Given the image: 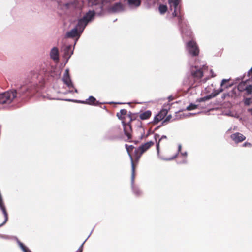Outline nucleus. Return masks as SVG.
Returning <instances> with one entry per match:
<instances>
[{
    "instance_id": "obj_4",
    "label": "nucleus",
    "mask_w": 252,
    "mask_h": 252,
    "mask_svg": "<svg viewBox=\"0 0 252 252\" xmlns=\"http://www.w3.org/2000/svg\"><path fill=\"white\" fill-rule=\"evenodd\" d=\"M84 29V25H83V22L82 21H79L77 25L70 32L66 33V37H77V39L79 37L81 33L83 32Z\"/></svg>"
},
{
    "instance_id": "obj_15",
    "label": "nucleus",
    "mask_w": 252,
    "mask_h": 252,
    "mask_svg": "<svg viewBox=\"0 0 252 252\" xmlns=\"http://www.w3.org/2000/svg\"><path fill=\"white\" fill-rule=\"evenodd\" d=\"M124 129L126 135L127 137V139H130L131 138V126L129 124L124 125Z\"/></svg>"
},
{
    "instance_id": "obj_23",
    "label": "nucleus",
    "mask_w": 252,
    "mask_h": 252,
    "mask_svg": "<svg viewBox=\"0 0 252 252\" xmlns=\"http://www.w3.org/2000/svg\"><path fill=\"white\" fill-rule=\"evenodd\" d=\"M167 10V7L165 5H160L159 6V11L160 14H164Z\"/></svg>"
},
{
    "instance_id": "obj_30",
    "label": "nucleus",
    "mask_w": 252,
    "mask_h": 252,
    "mask_svg": "<svg viewBox=\"0 0 252 252\" xmlns=\"http://www.w3.org/2000/svg\"><path fill=\"white\" fill-rule=\"evenodd\" d=\"M126 112H127V111L125 109H122L120 111V113H121V115H126Z\"/></svg>"
},
{
    "instance_id": "obj_24",
    "label": "nucleus",
    "mask_w": 252,
    "mask_h": 252,
    "mask_svg": "<svg viewBox=\"0 0 252 252\" xmlns=\"http://www.w3.org/2000/svg\"><path fill=\"white\" fill-rule=\"evenodd\" d=\"M95 98L93 96H90L88 99V103L89 104H94Z\"/></svg>"
},
{
    "instance_id": "obj_16",
    "label": "nucleus",
    "mask_w": 252,
    "mask_h": 252,
    "mask_svg": "<svg viewBox=\"0 0 252 252\" xmlns=\"http://www.w3.org/2000/svg\"><path fill=\"white\" fill-rule=\"evenodd\" d=\"M124 10V6L120 3H117L113 5L111 8L110 11L113 12H119Z\"/></svg>"
},
{
    "instance_id": "obj_28",
    "label": "nucleus",
    "mask_w": 252,
    "mask_h": 252,
    "mask_svg": "<svg viewBox=\"0 0 252 252\" xmlns=\"http://www.w3.org/2000/svg\"><path fill=\"white\" fill-rule=\"evenodd\" d=\"M252 102L251 98H245L244 99V103L246 105H249Z\"/></svg>"
},
{
    "instance_id": "obj_8",
    "label": "nucleus",
    "mask_w": 252,
    "mask_h": 252,
    "mask_svg": "<svg viewBox=\"0 0 252 252\" xmlns=\"http://www.w3.org/2000/svg\"><path fill=\"white\" fill-rule=\"evenodd\" d=\"M68 69L65 70V74L64 75V84L68 88V92H73L74 90L77 92V90L74 89L73 84L68 75Z\"/></svg>"
},
{
    "instance_id": "obj_42",
    "label": "nucleus",
    "mask_w": 252,
    "mask_h": 252,
    "mask_svg": "<svg viewBox=\"0 0 252 252\" xmlns=\"http://www.w3.org/2000/svg\"><path fill=\"white\" fill-rule=\"evenodd\" d=\"M203 67H204V66H203V67H202L201 69H203Z\"/></svg>"
},
{
    "instance_id": "obj_39",
    "label": "nucleus",
    "mask_w": 252,
    "mask_h": 252,
    "mask_svg": "<svg viewBox=\"0 0 252 252\" xmlns=\"http://www.w3.org/2000/svg\"><path fill=\"white\" fill-rule=\"evenodd\" d=\"M77 40V39L74 41V44H75V43H76V42Z\"/></svg>"
},
{
    "instance_id": "obj_12",
    "label": "nucleus",
    "mask_w": 252,
    "mask_h": 252,
    "mask_svg": "<svg viewBox=\"0 0 252 252\" xmlns=\"http://www.w3.org/2000/svg\"><path fill=\"white\" fill-rule=\"evenodd\" d=\"M50 56L55 63H57L59 61V51L57 48L53 47L50 53Z\"/></svg>"
},
{
    "instance_id": "obj_18",
    "label": "nucleus",
    "mask_w": 252,
    "mask_h": 252,
    "mask_svg": "<svg viewBox=\"0 0 252 252\" xmlns=\"http://www.w3.org/2000/svg\"><path fill=\"white\" fill-rule=\"evenodd\" d=\"M53 93H56L57 95L54 94L52 96L50 97L49 98L50 99L56 100H62V93L57 91V90L54 89Z\"/></svg>"
},
{
    "instance_id": "obj_27",
    "label": "nucleus",
    "mask_w": 252,
    "mask_h": 252,
    "mask_svg": "<svg viewBox=\"0 0 252 252\" xmlns=\"http://www.w3.org/2000/svg\"><path fill=\"white\" fill-rule=\"evenodd\" d=\"M196 107H197L196 105L193 104H191L188 107H187V109L188 110H191L195 109V108H196Z\"/></svg>"
},
{
    "instance_id": "obj_17",
    "label": "nucleus",
    "mask_w": 252,
    "mask_h": 252,
    "mask_svg": "<svg viewBox=\"0 0 252 252\" xmlns=\"http://www.w3.org/2000/svg\"><path fill=\"white\" fill-rule=\"evenodd\" d=\"M126 149L128 154H130V150H131L133 149V147L132 146H128L127 144H126ZM130 157L131 162H132V182H133V180H134V165H133V160H132V157L131 156H130Z\"/></svg>"
},
{
    "instance_id": "obj_20",
    "label": "nucleus",
    "mask_w": 252,
    "mask_h": 252,
    "mask_svg": "<svg viewBox=\"0 0 252 252\" xmlns=\"http://www.w3.org/2000/svg\"><path fill=\"white\" fill-rule=\"evenodd\" d=\"M151 115V112L150 111H146L140 114V118L142 120L148 119Z\"/></svg>"
},
{
    "instance_id": "obj_31",
    "label": "nucleus",
    "mask_w": 252,
    "mask_h": 252,
    "mask_svg": "<svg viewBox=\"0 0 252 252\" xmlns=\"http://www.w3.org/2000/svg\"><path fill=\"white\" fill-rule=\"evenodd\" d=\"M248 74L250 76V77H251V79L252 80V68H251V69L248 72Z\"/></svg>"
},
{
    "instance_id": "obj_9",
    "label": "nucleus",
    "mask_w": 252,
    "mask_h": 252,
    "mask_svg": "<svg viewBox=\"0 0 252 252\" xmlns=\"http://www.w3.org/2000/svg\"><path fill=\"white\" fill-rule=\"evenodd\" d=\"M153 144L154 143L152 141L147 142L136 149L135 153L137 155L139 154L138 158Z\"/></svg>"
},
{
    "instance_id": "obj_38",
    "label": "nucleus",
    "mask_w": 252,
    "mask_h": 252,
    "mask_svg": "<svg viewBox=\"0 0 252 252\" xmlns=\"http://www.w3.org/2000/svg\"><path fill=\"white\" fill-rule=\"evenodd\" d=\"M183 155H185V156H187V153H185L184 154H183Z\"/></svg>"
},
{
    "instance_id": "obj_29",
    "label": "nucleus",
    "mask_w": 252,
    "mask_h": 252,
    "mask_svg": "<svg viewBox=\"0 0 252 252\" xmlns=\"http://www.w3.org/2000/svg\"><path fill=\"white\" fill-rule=\"evenodd\" d=\"M162 119V116H161V115H160V114H159V115H157V116L155 117V121H160V120H161Z\"/></svg>"
},
{
    "instance_id": "obj_34",
    "label": "nucleus",
    "mask_w": 252,
    "mask_h": 252,
    "mask_svg": "<svg viewBox=\"0 0 252 252\" xmlns=\"http://www.w3.org/2000/svg\"><path fill=\"white\" fill-rule=\"evenodd\" d=\"M176 155H175L174 157L171 158H168V159H164V160H171V159H173V158H174L175 157H176Z\"/></svg>"
},
{
    "instance_id": "obj_13",
    "label": "nucleus",
    "mask_w": 252,
    "mask_h": 252,
    "mask_svg": "<svg viewBox=\"0 0 252 252\" xmlns=\"http://www.w3.org/2000/svg\"><path fill=\"white\" fill-rule=\"evenodd\" d=\"M231 137L236 143L242 142L245 139V137L240 133H234L231 135Z\"/></svg>"
},
{
    "instance_id": "obj_21",
    "label": "nucleus",
    "mask_w": 252,
    "mask_h": 252,
    "mask_svg": "<svg viewBox=\"0 0 252 252\" xmlns=\"http://www.w3.org/2000/svg\"><path fill=\"white\" fill-rule=\"evenodd\" d=\"M222 91H223L222 89H218L217 90L214 91L210 95H209V96L207 97L206 99H210V98H211L212 97H215L219 93H220L221 92H222Z\"/></svg>"
},
{
    "instance_id": "obj_40",
    "label": "nucleus",
    "mask_w": 252,
    "mask_h": 252,
    "mask_svg": "<svg viewBox=\"0 0 252 252\" xmlns=\"http://www.w3.org/2000/svg\"><path fill=\"white\" fill-rule=\"evenodd\" d=\"M189 115H191V113H189ZM189 115H187V116H189Z\"/></svg>"
},
{
    "instance_id": "obj_26",
    "label": "nucleus",
    "mask_w": 252,
    "mask_h": 252,
    "mask_svg": "<svg viewBox=\"0 0 252 252\" xmlns=\"http://www.w3.org/2000/svg\"><path fill=\"white\" fill-rule=\"evenodd\" d=\"M99 0H88L89 4L91 5H95L98 2Z\"/></svg>"
},
{
    "instance_id": "obj_7",
    "label": "nucleus",
    "mask_w": 252,
    "mask_h": 252,
    "mask_svg": "<svg viewBox=\"0 0 252 252\" xmlns=\"http://www.w3.org/2000/svg\"><path fill=\"white\" fill-rule=\"evenodd\" d=\"M186 48L189 52L193 56L198 55L199 50L196 43L191 40L187 44Z\"/></svg>"
},
{
    "instance_id": "obj_25",
    "label": "nucleus",
    "mask_w": 252,
    "mask_h": 252,
    "mask_svg": "<svg viewBox=\"0 0 252 252\" xmlns=\"http://www.w3.org/2000/svg\"><path fill=\"white\" fill-rule=\"evenodd\" d=\"M18 243L20 247V248L22 249V250L24 251V252H27V248L20 241H18Z\"/></svg>"
},
{
    "instance_id": "obj_35",
    "label": "nucleus",
    "mask_w": 252,
    "mask_h": 252,
    "mask_svg": "<svg viewBox=\"0 0 252 252\" xmlns=\"http://www.w3.org/2000/svg\"><path fill=\"white\" fill-rule=\"evenodd\" d=\"M159 137V135H156L155 136V138L156 139H157V138H158Z\"/></svg>"
},
{
    "instance_id": "obj_10",
    "label": "nucleus",
    "mask_w": 252,
    "mask_h": 252,
    "mask_svg": "<svg viewBox=\"0 0 252 252\" xmlns=\"http://www.w3.org/2000/svg\"><path fill=\"white\" fill-rule=\"evenodd\" d=\"M191 72L192 76L197 80L199 79L203 76L202 70L198 66H192L191 68Z\"/></svg>"
},
{
    "instance_id": "obj_5",
    "label": "nucleus",
    "mask_w": 252,
    "mask_h": 252,
    "mask_svg": "<svg viewBox=\"0 0 252 252\" xmlns=\"http://www.w3.org/2000/svg\"><path fill=\"white\" fill-rule=\"evenodd\" d=\"M168 3L170 6V10H172L174 9V11L172 13L173 17H177L179 20L180 21L182 19V15L180 11V7L179 6L180 0H168Z\"/></svg>"
},
{
    "instance_id": "obj_36",
    "label": "nucleus",
    "mask_w": 252,
    "mask_h": 252,
    "mask_svg": "<svg viewBox=\"0 0 252 252\" xmlns=\"http://www.w3.org/2000/svg\"><path fill=\"white\" fill-rule=\"evenodd\" d=\"M181 145H179V151L181 150Z\"/></svg>"
},
{
    "instance_id": "obj_37",
    "label": "nucleus",
    "mask_w": 252,
    "mask_h": 252,
    "mask_svg": "<svg viewBox=\"0 0 252 252\" xmlns=\"http://www.w3.org/2000/svg\"><path fill=\"white\" fill-rule=\"evenodd\" d=\"M59 13V14L61 15L62 14V12H58Z\"/></svg>"
},
{
    "instance_id": "obj_2",
    "label": "nucleus",
    "mask_w": 252,
    "mask_h": 252,
    "mask_svg": "<svg viewBox=\"0 0 252 252\" xmlns=\"http://www.w3.org/2000/svg\"><path fill=\"white\" fill-rule=\"evenodd\" d=\"M41 73H44L47 75H50L53 77H57L61 74V72L57 68L51 65L49 62H46L42 65Z\"/></svg>"
},
{
    "instance_id": "obj_19",
    "label": "nucleus",
    "mask_w": 252,
    "mask_h": 252,
    "mask_svg": "<svg viewBox=\"0 0 252 252\" xmlns=\"http://www.w3.org/2000/svg\"><path fill=\"white\" fill-rule=\"evenodd\" d=\"M236 89H233L231 92L227 94H224L222 96V98L225 99L227 97H233L236 96Z\"/></svg>"
},
{
    "instance_id": "obj_1",
    "label": "nucleus",
    "mask_w": 252,
    "mask_h": 252,
    "mask_svg": "<svg viewBox=\"0 0 252 252\" xmlns=\"http://www.w3.org/2000/svg\"><path fill=\"white\" fill-rule=\"evenodd\" d=\"M29 77L31 80L21 88V91L27 95L32 96L39 91L40 88L43 86L45 81L41 74L35 71H31Z\"/></svg>"
},
{
    "instance_id": "obj_11",
    "label": "nucleus",
    "mask_w": 252,
    "mask_h": 252,
    "mask_svg": "<svg viewBox=\"0 0 252 252\" xmlns=\"http://www.w3.org/2000/svg\"><path fill=\"white\" fill-rule=\"evenodd\" d=\"M94 11H90L82 19L79 21H82L83 22V25H84L85 28L87 23L94 17Z\"/></svg>"
},
{
    "instance_id": "obj_14",
    "label": "nucleus",
    "mask_w": 252,
    "mask_h": 252,
    "mask_svg": "<svg viewBox=\"0 0 252 252\" xmlns=\"http://www.w3.org/2000/svg\"><path fill=\"white\" fill-rule=\"evenodd\" d=\"M73 47L72 46L69 45L67 46L65 49L64 50V59H67V60H68L73 54Z\"/></svg>"
},
{
    "instance_id": "obj_32",
    "label": "nucleus",
    "mask_w": 252,
    "mask_h": 252,
    "mask_svg": "<svg viewBox=\"0 0 252 252\" xmlns=\"http://www.w3.org/2000/svg\"><path fill=\"white\" fill-rule=\"evenodd\" d=\"M228 81V80H226V79H223L222 80V82H221V86L222 87V86H224V85H225V83Z\"/></svg>"
},
{
    "instance_id": "obj_3",
    "label": "nucleus",
    "mask_w": 252,
    "mask_h": 252,
    "mask_svg": "<svg viewBox=\"0 0 252 252\" xmlns=\"http://www.w3.org/2000/svg\"><path fill=\"white\" fill-rule=\"evenodd\" d=\"M16 97V92L15 90L8 91L0 94V105L9 104L11 103L13 99ZM0 106V109H1Z\"/></svg>"
},
{
    "instance_id": "obj_6",
    "label": "nucleus",
    "mask_w": 252,
    "mask_h": 252,
    "mask_svg": "<svg viewBox=\"0 0 252 252\" xmlns=\"http://www.w3.org/2000/svg\"><path fill=\"white\" fill-rule=\"evenodd\" d=\"M237 90L241 92L246 91L247 95L251 94L252 93V80L248 79L246 81L242 82L238 85Z\"/></svg>"
},
{
    "instance_id": "obj_41",
    "label": "nucleus",
    "mask_w": 252,
    "mask_h": 252,
    "mask_svg": "<svg viewBox=\"0 0 252 252\" xmlns=\"http://www.w3.org/2000/svg\"><path fill=\"white\" fill-rule=\"evenodd\" d=\"M203 67H204V66H203V67H202L201 69H203Z\"/></svg>"
},
{
    "instance_id": "obj_22",
    "label": "nucleus",
    "mask_w": 252,
    "mask_h": 252,
    "mask_svg": "<svg viewBox=\"0 0 252 252\" xmlns=\"http://www.w3.org/2000/svg\"><path fill=\"white\" fill-rule=\"evenodd\" d=\"M166 136H162L161 138L159 140L158 142L157 143V149L158 151V154L159 155V144L160 143H161L163 141H166Z\"/></svg>"
},
{
    "instance_id": "obj_33",
    "label": "nucleus",
    "mask_w": 252,
    "mask_h": 252,
    "mask_svg": "<svg viewBox=\"0 0 252 252\" xmlns=\"http://www.w3.org/2000/svg\"><path fill=\"white\" fill-rule=\"evenodd\" d=\"M82 246H83V244L80 247V248L77 250V251L76 252H82Z\"/></svg>"
}]
</instances>
